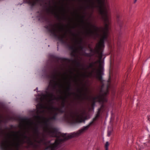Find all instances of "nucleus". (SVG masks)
<instances>
[{"label":"nucleus","mask_w":150,"mask_h":150,"mask_svg":"<svg viewBox=\"0 0 150 150\" xmlns=\"http://www.w3.org/2000/svg\"><path fill=\"white\" fill-rule=\"evenodd\" d=\"M101 59H99L98 60L92 62L87 67V69L95 67L92 69L91 72L89 74L91 75L93 74L96 78L100 80H102V76L103 74V68L101 62Z\"/></svg>","instance_id":"6"},{"label":"nucleus","mask_w":150,"mask_h":150,"mask_svg":"<svg viewBox=\"0 0 150 150\" xmlns=\"http://www.w3.org/2000/svg\"><path fill=\"white\" fill-rule=\"evenodd\" d=\"M92 74L91 75H90L89 74V73H88V75H87L86 74H82V76L85 77H88L91 76H92Z\"/></svg>","instance_id":"17"},{"label":"nucleus","mask_w":150,"mask_h":150,"mask_svg":"<svg viewBox=\"0 0 150 150\" xmlns=\"http://www.w3.org/2000/svg\"><path fill=\"white\" fill-rule=\"evenodd\" d=\"M72 94H75V93H72Z\"/></svg>","instance_id":"36"},{"label":"nucleus","mask_w":150,"mask_h":150,"mask_svg":"<svg viewBox=\"0 0 150 150\" xmlns=\"http://www.w3.org/2000/svg\"><path fill=\"white\" fill-rule=\"evenodd\" d=\"M36 0H29V2L32 5H34L35 4Z\"/></svg>","instance_id":"14"},{"label":"nucleus","mask_w":150,"mask_h":150,"mask_svg":"<svg viewBox=\"0 0 150 150\" xmlns=\"http://www.w3.org/2000/svg\"><path fill=\"white\" fill-rule=\"evenodd\" d=\"M105 27H98L94 25L89 23L88 25H85L86 29L85 33L88 36L96 39L99 36L98 32L102 31L103 34L100 36L99 41L96 44L94 50L91 49L90 52L91 54H96L99 59H102L103 57V50L104 47V41L107 40L108 35V31L110 28L109 25L110 21L109 23L104 22Z\"/></svg>","instance_id":"3"},{"label":"nucleus","mask_w":150,"mask_h":150,"mask_svg":"<svg viewBox=\"0 0 150 150\" xmlns=\"http://www.w3.org/2000/svg\"><path fill=\"white\" fill-rule=\"evenodd\" d=\"M40 102L36 106L38 112L44 113L47 110V93H42L38 97Z\"/></svg>","instance_id":"7"},{"label":"nucleus","mask_w":150,"mask_h":150,"mask_svg":"<svg viewBox=\"0 0 150 150\" xmlns=\"http://www.w3.org/2000/svg\"><path fill=\"white\" fill-rule=\"evenodd\" d=\"M69 32L70 33H71V30H69Z\"/></svg>","instance_id":"33"},{"label":"nucleus","mask_w":150,"mask_h":150,"mask_svg":"<svg viewBox=\"0 0 150 150\" xmlns=\"http://www.w3.org/2000/svg\"><path fill=\"white\" fill-rule=\"evenodd\" d=\"M73 62L75 64L77 67H80V63L79 62L77 61L76 60H74L73 61Z\"/></svg>","instance_id":"13"},{"label":"nucleus","mask_w":150,"mask_h":150,"mask_svg":"<svg viewBox=\"0 0 150 150\" xmlns=\"http://www.w3.org/2000/svg\"><path fill=\"white\" fill-rule=\"evenodd\" d=\"M98 1L99 4H101V3L103 2V0H98Z\"/></svg>","instance_id":"22"},{"label":"nucleus","mask_w":150,"mask_h":150,"mask_svg":"<svg viewBox=\"0 0 150 150\" xmlns=\"http://www.w3.org/2000/svg\"><path fill=\"white\" fill-rule=\"evenodd\" d=\"M148 142L150 143V134H149V136Z\"/></svg>","instance_id":"25"},{"label":"nucleus","mask_w":150,"mask_h":150,"mask_svg":"<svg viewBox=\"0 0 150 150\" xmlns=\"http://www.w3.org/2000/svg\"><path fill=\"white\" fill-rule=\"evenodd\" d=\"M95 54V53L91 54V53H86L85 54V55L88 57H90L94 55Z\"/></svg>","instance_id":"15"},{"label":"nucleus","mask_w":150,"mask_h":150,"mask_svg":"<svg viewBox=\"0 0 150 150\" xmlns=\"http://www.w3.org/2000/svg\"><path fill=\"white\" fill-rule=\"evenodd\" d=\"M122 16V15L120 14H117L116 15L117 23L119 25H120L123 21V20L121 19Z\"/></svg>","instance_id":"9"},{"label":"nucleus","mask_w":150,"mask_h":150,"mask_svg":"<svg viewBox=\"0 0 150 150\" xmlns=\"http://www.w3.org/2000/svg\"><path fill=\"white\" fill-rule=\"evenodd\" d=\"M54 79L55 80H56L57 79V77L55 76H54Z\"/></svg>","instance_id":"30"},{"label":"nucleus","mask_w":150,"mask_h":150,"mask_svg":"<svg viewBox=\"0 0 150 150\" xmlns=\"http://www.w3.org/2000/svg\"><path fill=\"white\" fill-rule=\"evenodd\" d=\"M113 130V128L112 127H108L107 132V135L108 137H110L111 134L112 133Z\"/></svg>","instance_id":"12"},{"label":"nucleus","mask_w":150,"mask_h":150,"mask_svg":"<svg viewBox=\"0 0 150 150\" xmlns=\"http://www.w3.org/2000/svg\"><path fill=\"white\" fill-rule=\"evenodd\" d=\"M103 107V105H102L100 107V108H98V111L97 112V113L96 114V115L95 117H94L93 118V121H95L100 116V112H101V109L102 108V107Z\"/></svg>","instance_id":"10"},{"label":"nucleus","mask_w":150,"mask_h":150,"mask_svg":"<svg viewBox=\"0 0 150 150\" xmlns=\"http://www.w3.org/2000/svg\"><path fill=\"white\" fill-rule=\"evenodd\" d=\"M55 14L56 15V16L57 17V19H59V15L58 14H57V13L56 12H55Z\"/></svg>","instance_id":"23"},{"label":"nucleus","mask_w":150,"mask_h":150,"mask_svg":"<svg viewBox=\"0 0 150 150\" xmlns=\"http://www.w3.org/2000/svg\"><path fill=\"white\" fill-rule=\"evenodd\" d=\"M148 120L150 121V115L148 116Z\"/></svg>","instance_id":"27"},{"label":"nucleus","mask_w":150,"mask_h":150,"mask_svg":"<svg viewBox=\"0 0 150 150\" xmlns=\"http://www.w3.org/2000/svg\"><path fill=\"white\" fill-rule=\"evenodd\" d=\"M137 0H134V3H135L136 1H137Z\"/></svg>","instance_id":"32"},{"label":"nucleus","mask_w":150,"mask_h":150,"mask_svg":"<svg viewBox=\"0 0 150 150\" xmlns=\"http://www.w3.org/2000/svg\"><path fill=\"white\" fill-rule=\"evenodd\" d=\"M109 144L108 142H106L105 145V150H108Z\"/></svg>","instance_id":"16"},{"label":"nucleus","mask_w":150,"mask_h":150,"mask_svg":"<svg viewBox=\"0 0 150 150\" xmlns=\"http://www.w3.org/2000/svg\"><path fill=\"white\" fill-rule=\"evenodd\" d=\"M102 88L103 86H102V89L100 91L99 95L96 97L94 98L88 95L86 92L82 93V92L83 91V88H78L77 89V92L79 93L80 94H77L76 96L79 99H81L82 100H90L91 99H93V104H95L96 101H98L99 102H104L107 101L106 96L108 93V89H106L105 91H103Z\"/></svg>","instance_id":"4"},{"label":"nucleus","mask_w":150,"mask_h":150,"mask_svg":"<svg viewBox=\"0 0 150 150\" xmlns=\"http://www.w3.org/2000/svg\"><path fill=\"white\" fill-rule=\"evenodd\" d=\"M66 74V73H64V74Z\"/></svg>","instance_id":"39"},{"label":"nucleus","mask_w":150,"mask_h":150,"mask_svg":"<svg viewBox=\"0 0 150 150\" xmlns=\"http://www.w3.org/2000/svg\"><path fill=\"white\" fill-rule=\"evenodd\" d=\"M71 94V93H68V95L69 96Z\"/></svg>","instance_id":"34"},{"label":"nucleus","mask_w":150,"mask_h":150,"mask_svg":"<svg viewBox=\"0 0 150 150\" xmlns=\"http://www.w3.org/2000/svg\"><path fill=\"white\" fill-rule=\"evenodd\" d=\"M74 40L75 44L71 46L70 48L72 50L71 54L75 56L79 48L81 50L83 49V48L82 45L83 39L82 38L79 37L78 38H74Z\"/></svg>","instance_id":"8"},{"label":"nucleus","mask_w":150,"mask_h":150,"mask_svg":"<svg viewBox=\"0 0 150 150\" xmlns=\"http://www.w3.org/2000/svg\"><path fill=\"white\" fill-rule=\"evenodd\" d=\"M54 84L55 85V86H59L60 87H62V85H61L60 84H59L58 83L57 81H54Z\"/></svg>","instance_id":"18"},{"label":"nucleus","mask_w":150,"mask_h":150,"mask_svg":"<svg viewBox=\"0 0 150 150\" xmlns=\"http://www.w3.org/2000/svg\"><path fill=\"white\" fill-rule=\"evenodd\" d=\"M87 88H86V90H85V91H87Z\"/></svg>","instance_id":"35"},{"label":"nucleus","mask_w":150,"mask_h":150,"mask_svg":"<svg viewBox=\"0 0 150 150\" xmlns=\"http://www.w3.org/2000/svg\"><path fill=\"white\" fill-rule=\"evenodd\" d=\"M72 28H74V27H73Z\"/></svg>","instance_id":"42"},{"label":"nucleus","mask_w":150,"mask_h":150,"mask_svg":"<svg viewBox=\"0 0 150 150\" xmlns=\"http://www.w3.org/2000/svg\"><path fill=\"white\" fill-rule=\"evenodd\" d=\"M0 133H1V134H0V135H1V134H3V131H2L1 130H0Z\"/></svg>","instance_id":"28"},{"label":"nucleus","mask_w":150,"mask_h":150,"mask_svg":"<svg viewBox=\"0 0 150 150\" xmlns=\"http://www.w3.org/2000/svg\"><path fill=\"white\" fill-rule=\"evenodd\" d=\"M49 108L47 106V137L50 136L57 138L54 143L50 146H48V142L47 141V150H58V149L62 145L64 141L73 137H78L81 135L88 129L90 125L93 122H92L89 125L83 127L77 132L70 133L67 134L62 133L59 132L57 129L52 127L49 128L48 122L50 121L55 120L58 113H62L63 112L64 110L60 108L52 106L50 110L51 116L49 117Z\"/></svg>","instance_id":"2"},{"label":"nucleus","mask_w":150,"mask_h":150,"mask_svg":"<svg viewBox=\"0 0 150 150\" xmlns=\"http://www.w3.org/2000/svg\"><path fill=\"white\" fill-rule=\"evenodd\" d=\"M61 74V73L60 72H59L57 76H59Z\"/></svg>","instance_id":"31"},{"label":"nucleus","mask_w":150,"mask_h":150,"mask_svg":"<svg viewBox=\"0 0 150 150\" xmlns=\"http://www.w3.org/2000/svg\"><path fill=\"white\" fill-rule=\"evenodd\" d=\"M20 126L23 129L16 132L5 134L0 143L2 150H18L20 144L26 143L36 148L42 143L39 140V134L36 130L31 134L30 131L32 128V123L30 121L20 123Z\"/></svg>","instance_id":"1"},{"label":"nucleus","mask_w":150,"mask_h":150,"mask_svg":"<svg viewBox=\"0 0 150 150\" xmlns=\"http://www.w3.org/2000/svg\"><path fill=\"white\" fill-rule=\"evenodd\" d=\"M62 97V96H60L58 97H55V96H54V98H53V99L54 100H59V99H61L60 98V97Z\"/></svg>","instance_id":"19"},{"label":"nucleus","mask_w":150,"mask_h":150,"mask_svg":"<svg viewBox=\"0 0 150 150\" xmlns=\"http://www.w3.org/2000/svg\"><path fill=\"white\" fill-rule=\"evenodd\" d=\"M44 9H45V10H46L47 9V4L46 3H45V4L44 5Z\"/></svg>","instance_id":"24"},{"label":"nucleus","mask_w":150,"mask_h":150,"mask_svg":"<svg viewBox=\"0 0 150 150\" xmlns=\"http://www.w3.org/2000/svg\"><path fill=\"white\" fill-rule=\"evenodd\" d=\"M67 97L66 96L65 97H61L60 98L62 100L61 105L63 108H64L65 106V101Z\"/></svg>","instance_id":"11"},{"label":"nucleus","mask_w":150,"mask_h":150,"mask_svg":"<svg viewBox=\"0 0 150 150\" xmlns=\"http://www.w3.org/2000/svg\"><path fill=\"white\" fill-rule=\"evenodd\" d=\"M59 29L60 30H63V27H59Z\"/></svg>","instance_id":"26"},{"label":"nucleus","mask_w":150,"mask_h":150,"mask_svg":"<svg viewBox=\"0 0 150 150\" xmlns=\"http://www.w3.org/2000/svg\"><path fill=\"white\" fill-rule=\"evenodd\" d=\"M81 22L83 24H85L84 21L83 20H81Z\"/></svg>","instance_id":"29"},{"label":"nucleus","mask_w":150,"mask_h":150,"mask_svg":"<svg viewBox=\"0 0 150 150\" xmlns=\"http://www.w3.org/2000/svg\"><path fill=\"white\" fill-rule=\"evenodd\" d=\"M75 81H76V77H75Z\"/></svg>","instance_id":"38"},{"label":"nucleus","mask_w":150,"mask_h":150,"mask_svg":"<svg viewBox=\"0 0 150 150\" xmlns=\"http://www.w3.org/2000/svg\"><path fill=\"white\" fill-rule=\"evenodd\" d=\"M70 86H71V85L70 84H69V86L67 87V90H66L67 91H69L70 90Z\"/></svg>","instance_id":"20"},{"label":"nucleus","mask_w":150,"mask_h":150,"mask_svg":"<svg viewBox=\"0 0 150 150\" xmlns=\"http://www.w3.org/2000/svg\"><path fill=\"white\" fill-rule=\"evenodd\" d=\"M48 93H47V97H48Z\"/></svg>","instance_id":"40"},{"label":"nucleus","mask_w":150,"mask_h":150,"mask_svg":"<svg viewBox=\"0 0 150 150\" xmlns=\"http://www.w3.org/2000/svg\"><path fill=\"white\" fill-rule=\"evenodd\" d=\"M85 114V111L83 110H76L74 112L71 111L65 114L64 119L71 124L81 122L83 121Z\"/></svg>","instance_id":"5"},{"label":"nucleus","mask_w":150,"mask_h":150,"mask_svg":"<svg viewBox=\"0 0 150 150\" xmlns=\"http://www.w3.org/2000/svg\"><path fill=\"white\" fill-rule=\"evenodd\" d=\"M82 18H84V17H82Z\"/></svg>","instance_id":"41"},{"label":"nucleus","mask_w":150,"mask_h":150,"mask_svg":"<svg viewBox=\"0 0 150 150\" xmlns=\"http://www.w3.org/2000/svg\"><path fill=\"white\" fill-rule=\"evenodd\" d=\"M54 6H55V7H56V5H55Z\"/></svg>","instance_id":"37"},{"label":"nucleus","mask_w":150,"mask_h":150,"mask_svg":"<svg viewBox=\"0 0 150 150\" xmlns=\"http://www.w3.org/2000/svg\"><path fill=\"white\" fill-rule=\"evenodd\" d=\"M72 35L73 36H79V33L77 34H76L75 33H72Z\"/></svg>","instance_id":"21"}]
</instances>
